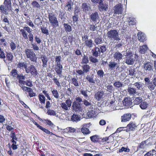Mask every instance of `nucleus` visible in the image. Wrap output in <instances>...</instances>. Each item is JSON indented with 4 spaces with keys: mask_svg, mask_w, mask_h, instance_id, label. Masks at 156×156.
<instances>
[{
    "mask_svg": "<svg viewBox=\"0 0 156 156\" xmlns=\"http://www.w3.org/2000/svg\"><path fill=\"white\" fill-rule=\"evenodd\" d=\"M107 35L108 38L111 41H119L121 40L119 37V34L116 30H111L108 32Z\"/></svg>",
    "mask_w": 156,
    "mask_h": 156,
    "instance_id": "nucleus-1",
    "label": "nucleus"
},
{
    "mask_svg": "<svg viewBox=\"0 0 156 156\" xmlns=\"http://www.w3.org/2000/svg\"><path fill=\"white\" fill-rule=\"evenodd\" d=\"M25 52L27 57L32 62H36L37 60L36 55L32 50L29 49H25Z\"/></svg>",
    "mask_w": 156,
    "mask_h": 156,
    "instance_id": "nucleus-2",
    "label": "nucleus"
},
{
    "mask_svg": "<svg viewBox=\"0 0 156 156\" xmlns=\"http://www.w3.org/2000/svg\"><path fill=\"white\" fill-rule=\"evenodd\" d=\"M48 18L51 24L56 27L58 26V22L57 18L54 14L51 13H49L48 15Z\"/></svg>",
    "mask_w": 156,
    "mask_h": 156,
    "instance_id": "nucleus-3",
    "label": "nucleus"
},
{
    "mask_svg": "<svg viewBox=\"0 0 156 156\" xmlns=\"http://www.w3.org/2000/svg\"><path fill=\"white\" fill-rule=\"evenodd\" d=\"M32 30L28 27H24L23 29H20V34L22 35L23 38L25 39H27V31L29 33L31 32Z\"/></svg>",
    "mask_w": 156,
    "mask_h": 156,
    "instance_id": "nucleus-4",
    "label": "nucleus"
},
{
    "mask_svg": "<svg viewBox=\"0 0 156 156\" xmlns=\"http://www.w3.org/2000/svg\"><path fill=\"white\" fill-rule=\"evenodd\" d=\"M88 36L87 35H85L82 37V40L84 41V43L87 46L91 48L93 46L94 44L93 41L91 39H88Z\"/></svg>",
    "mask_w": 156,
    "mask_h": 156,
    "instance_id": "nucleus-5",
    "label": "nucleus"
},
{
    "mask_svg": "<svg viewBox=\"0 0 156 156\" xmlns=\"http://www.w3.org/2000/svg\"><path fill=\"white\" fill-rule=\"evenodd\" d=\"M26 72L27 73H30L34 77H35L37 74L36 69L33 65H31L26 69Z\"/></svg>",
    "mask_w": 156,
    "mask_h": 156,
    "instance_id": "nucleus-6",
    "label": "nucleus"
},
{
    "mask_svg": "<svg viewBox=\"0 0 156 156\" xmlns=\"http://www.w3.org/2000/svg\"><path fill=\"white\" fill-rule=\"evenodd\" d=\"M71 104L72 101L70 99H69L66 100L65 102L62 103L60 105L63 109L67 111L70 108Z\"/></svg>",
    "mask_w": 156,
    "mask_h": 156,
    "instance_id": "nucleus-7",
    "label": "nucleus"
},
{
    "mask_svg": "<svg viewBox=\"0 0 156 156\" xmlns=\"http://www.w3.org/2000/svg\"><path fill=\"white\" fill-rule=\"evenodd\" d=\"M81 7L83 11L87 13H89L92 11L91 7L90 4L88 3H83Z\"/></svg>",
    "mask_w": 156,
    "mask_h": 156,
    "instance_id": "nucleus-8",
    "label": "nucleus"
},
{
    "mask_svg": "<svg viewBox=\"0 0 156 156\" xmlns=\"http://www.w3.org/2000/svg\"><path fill=\"white\" fill-rule=\"evenodd\" d=\"M115 14H121L122 13V8L121 4H118L115 6L113 9Z\"/></svg>",
    "mask_w": 156,
    "mask_h": 156,
    "instance_id": "nucleus-9",
    "label": "nucleus"
},
{
    "mask_svg": "<svg viewBox=\"0 0 156 156\" xmlns=\"http://www.w3.org/2000/svg\"><path fill=\"white\" fill-rule=\"evenodd\" d=\"M72 109L76 112H80L82 111V108L80 104L76 101L74 102L72 105Z\"/></svg>",
    "mask_w": 156,
    "mask_h": 156,
    "instance_id": "nucleus-10",
    "label": "nucleus"
},
{
    "mask_svg": "<svg viewBox=\"0 0 156 156\" xmlns=\"http://www.w3.org/2000/svg\"><path fill=\"white\" fill-rule=\"evenodd\" d=\"M90 18L93 22L99 21L100 17L97 12L92 13L90 16Z\"/></svg>",
    "mask_w": 156,
    "mask_h": 156,
    "instance_id": "nucleus-11",
    "label": "nucleus"
},
{
    "mask_svg": "<svg viewBox=\"0 0 156 156\" xmlns=\"http://www.w3.org/2000/svg\"><path fill=\"white\" fill-rule=\"evenodd\" d=\"M105 95V93L104 91H98L95 94L94 97V98L97 100L99 101L101 99L104 98Z\"/></svg>",
    "mask_w": 156,
    "mask_h": 156,
    "instance_id": "nucleus-12",
    "label": "nucleus"
},
{
    "mask_svg": "<svg viewBox=\"0 0 156 156\" xmlns=\"http://www.w3.org/2000/svg\"><path fill=\"white\" fill-rule=\"evenodd\" d=\"M102 1L101 0H100L99 2V9L100 11H106L108 8V5L103 4L102 3Z\"/></svg>",
    "mask_w": 156,
    "mask_h": 156,
    "instance_id": "nucleus-13",
    "label": "nucleus"
},
{
    "mask_svg": "<svg viewBox=\"0 0 156 156\" xmlns=\"http://www.w3.org/2000/svg\"><path fill=\"white\" fill-rule=\"evenodd\" d=\"M127 90L128 92L130 95L134 96L135 94H137L138 93L136 90L131 86H129ZM137 95H138L139 94H138Z\"/></svg>",
    "mask_w": 156,
    "mask_h": 156,
    "instance_id": "nucleus-14",
    "label": "nucleus"
},
{
    "mask_svg": "<svg viewBox=\"0 0 156 156\" xmlns=\"http://www.w3.org/2000/svg\"><path fill=\"white\" fill-rule=\"evenodd\" d=\"M123 105L128 107H130L132 104V101L130 98H125L122 101Z\"/></svg>",
    "mask_w": 156,
    "mask_h": 156,
    "instance_id": "nucleus-15",
    "label": "nucleus"
},
{
    "mask_svg": "<svg viewBox=\"0 0 156 156\" xmlns=\"http://www.w3.org/2000/svg\"><path fill=\"white\" fill-rule=\"evenodd\" d=\"M138 39L141 42H144L146 40V37L144 34L142 32H139L137 34Z\"/></svg>",
    "mask_w": 156,
    "mask_h": 156,
    "instance_id": "nucleus-16",
    "label": "nucleus"
},
{
    "mask_svg": "<svg viewBox=\"0 0 156 156\" xmlns=\"http://www.w3.org/2000/svg\"><path fill=\"white\" fill-rule=\"evenodd\" d=\"M144 68L146 71H151L153 70V69L151 66V64L150 62H146L144 63Z\"/></svg>",
    "mask_w": 156,
    "mask_h": 156,
    "instance_id": "nucleus-17",
    "label": "nucleus"
},
{
    "mask_svg": "<svg viewBox=\"0 0 156 156\" xmlns=\"http://www.w3.org/2000/svg\"><path fill=\"white\" fill-rule=\"evenodd\" d=\"M92 55L96 57H97L100 54L101 51L100 48L98 47H95V48L92 50Z\"/></svg>",
    "mask_w": 156,
    "mask_h": 156,
    "instance_id": "nucleus-18",
    "label": "nucleus"
},
{
    "mask_svg": "<svg viewBox=\"0 0 156 156\" xmlns=\"http://www.w3.org/2000/svg\"><path fill=\"white\" fill-rule=\"evenodd\" d=\"M62 65H56L55 70L58 75H61L62 72Z\"/></svg>",
    "mask_w": 156,
    "mask_h": 156,
    "instance_id": "nucleus-19",
    "label": "nucleus"
},
{
    "mask_svg": "<svg viewBox=\"0 0 156 156\" xmlns=\"http://www.w3.org/2000/svg\"><path fill=\"white\" fill-rule=\"evenodd\" d=\"M108 106L110 107L112 110H113L116 109L115 107V100L114 99L112 100L110 102H108Z\"/></svg>",
    "mask_w": 156,
    "mask_h": 156,
    "instance_id": "nucleus-20",
    "label": "nucleus"
},
{
    "mask_svg": "<svg viewBox=\"0 0 156 156\" xmlns=\"http://www.w3.org/2000/svg\"><path fill=\"white\" fill-rule=\"evenodd\" d=\"M131 115L130 114H125L122 116V122H126L129 121L131 119Z\"/></svg>",
    "mask_w": 156,
    "mask_h": 156,
    "instance_id": "nucleus-21",
    "label": "nucleus"
},
{
    "mask_svg": "<svg viewBox=\"0 0 156 156\" xmlns=\"http://www.w3.org/2000/svg\"><path fill=\"white\" fill-rule=\"evenodd\" d=\"M122 54L118 51L115 52L113 55L114 58L116 60H118L119 62L122 59Z\"/></svg>",
    "mask_w": 156,
    "mask_h": 156,
    "instance_id": "nucleus-22",
    "label": "nucleus"
},
{
    "mask_svg": "<svg viewBox=\"0 0 156 156\" xmlns=\"http://www.w3.org/2000/svg\"><path fill=\"white\" fill-rule=\"evenodd\" d=\"M41 59L43 63V67L44 68L46 67L47 66V62L48 60V58L45 56H42Z\"/></svg>",
    "mask_w": 156,
    "mask_h": 156,
    "instance_id": "nucleus-23",
    "label": "nucleus"
},
{
    "mask_svg": "<svg viewBox=\"0 0 156 156\" xmlns=\"http://www.w3.org/2000/svg\"><path fill=\"white\" fill-rule=\"evenodd\" d=\"M4 4L5 5V7L7 8L9 10L11 9V0H5L4 2Z\"/></svg>",
    "mask_w": 156,
    "mask_h": 156,
    "instance_id": "nucleus-24",
    "label": "nucleus"
},
{
    "mask_svg": "<svg viewBox=\"0 0 156 156\" xmlns=\"http://www.w3.org/2000/svg\"><path fill=\"white\" fill-rule=\"evenodd\" d=\"M136 126L135 124L133 122H130L127 126V129H129L130 130H133L136 127Z\"/></svg>",
    "mask_w": 156,
    "mask_h": 156,
    "instance_id": "nucleus-25",
    "label": "nucleus"
},
{
    "mask_svg": "<svg viewBox=\"0 0 156 156\" xmlns=\"http://www.w3.org/2000/svg\"><path fill=\"white\" fill-rule=\"evenodd\" d=\"M132 57H126L125 63L129 65H132L134 63V60Z\"/></svg>",
    "mask_w": 156,
    "mask_h": 156,
    "instance_id": "nucleus-26",
    "label": "nucleus"
},
{
    "mask_svg": "<svg viewBox=\"0 0 156 156\" xmlns=\"http://www.w3.org/2000/svg\"><path fill=\"white\" fill-rule=\"evenodd\" d=\"M0 11L3 14H9L10 11V10H9L7 8L4 7L3 5H1L0 6Z\"/></svg>",
    "mask_w": 156,
    "mask_h": 156,
    "instance_id": "nucleus-27",
    "label": "nucleus"
},
{
    "mask_svg": "<svg viewBox=\"0 0 156 156\" xmlns=\"http://www.w3.org/2000/svg\"><path fill=\"white\" fill-rule=\"evenodd\" d=\"M108 66L110 69H112L115 67H117V69L119 67V66L117 65V63L115 62H109Z\"/></svg>",
    "mask_w": 156,
    "mask_h": 156,
    "instance_id": "nucleus-28",
    "label": "nucleus"
},
{
    "mask_svg": "<svg viewBox=\"0 0 156 156\" xmlns=\"http://www.w3.org/2000/svg\"><path fill=\"white\" fill-rule=\"evenodd\" d=\"M31 4L33 8H36L37 9H40L41 7L40 5L36 1H33Z\"/></svg>",
    "mask_w": 156,
    "mask_h": 156,
    "instance_id": "nucleus-29",
    "label": "nucleus"
},
{
    "mask_svg": "<svg viewBox=\"0 0 156 156\" xmlns=\"http://www.w3.org/2000/svg\"><path fill=\"white\" fill-rule=\"evenodd\" d=\"M140 52L141 54H144L147 50L148 47L146 45L140 46Z\"/></svg>",
    "mask_w": 156,
    "mask_h": 156,
    "instance_id": "nucleus-30",
    "label": "nucleus"
},
{
    "mask_svg": "<svg viewBox=\"0 0 156 156\" xmlns=\"http://www.w3.org/2000/svg\"><path fill=\"white\" fill-rule=\"evenodd\" d=\"M65 30L66 32H70L72 31V27L68 23H64L63 24Z\"/></svg>",
    "mask_w": 156,
    "mask_h": 156,
    "instance_id": "nucleus-31",
    "label": "nucleus"
},
{
    "mask_svg": "<svg viewBox=\"0 0 156 156\" xmlns=\"http://www.w3.org/2000/svg\"><path fill=\"white\" fill-rule=\"evenodd\" d=\"M82 69L84 73H87L89 71L90 69V67L89 65L85 64L83 65Z\"/></svg>",
    "mask_w": 156,
    "mask_h": 156,
    "instance_id": "nucleus-32",
    "label": "nucleus"
},
{
    "mask_svg": "<svg viewBox=\"0 0 156 156\" xmlns=\"http://www.w3.org/2000/svg\"><path fill=\"white\" fill-rule=\"evenodd\" d=\"M71 120L73 122H77L80 121V116L76 114H73L71 117Z\"/></svg>",
    "mask_w": 156,
    "mask_h": 156,
    "instance_id": "nucleus-33",
    "label": "nucleus"
},
{
    "mask_svg": "<svg viewBox=\"0 0 156 156\" xmlns=\"http://www.w3.org/2000/svg\"><path fill=\"white\" fill-rule=\"evenodd\" d=\"M113 85L115 87L118 88L121 87L123 85L122 83L119 81H115Z\"/></svg>",
    "mask_w": 156,
    "mask_h": 156,
    "instance_id": "nucleus-34",
    "label": "nucleus"
},
{
    "mask_svg": "<svg viewBox=\"0 0 156 156\" xmlns=\"http://www.w3.org/2000/svg\"><path fill=\"white\" fill-rule=\"evenodd\" d=\"M70 83H73L74 86L76 87H77L79 86L78 81L77 79L75 78H72Z\"/></svg>",
    "mask_w": 156,
    "mask_h": 156,
    "instance_id": "nucleus-35",
    "label": "nucleus"
},
{
    "mask_svg": "<svg viewBox=\"0 0 156 156\" xmlns=\"http://www.w3.org/2000/svg\"><path fill=\"white\" fill-rule=\"evenodd\" d=\"M86 79L90 83L93 84L95 83V81L94 79V76L93 75L91 76H86Z\"/></svg>",
    "mask_w": 156,
    "mask_h": 156,
    "instance_id": "nucleus-36",
    "label": "nucleus"
},
{
    "mask_svg": "<svg viewBox=\"0 0 156 156\" xmlns=\"http://www.w3.org/2000/svg\"><path fill=\"white\" fill-rule=\"evenodd\" d=\"M17 67L21 69H23V68H24L25 69V70H26V69H27V67L26 63L25 62L20 63L18 64L17 65Z\"/></svg>",
    "mask_w": 156,
    "mask_h": 156,
    "instance_id": "nucleus-37",
    "label": "nucleus"
},
{
    "mask_svg": "<svg viewBox=\"0 0 156 156\" xmlns=\"http://www.w3.org/2000/svg\"><path fill=\"white\" fill-rule=\"evenodd\" d=\"M81 131L84 134L87 135L90 133L89 129L85 127H83L81 129Z\"/></svg>",
    "mask_w": 156,
    "mask_h": 156,
    "instance_id": "nucleus-38",
    "label": "nucleus"
},
{
    "mask_svg": "<svg viewBox=\"0 0 156 156\" xmlns=\"http://www.w3.org/2000/svg\"><path fill=\"white\" fill-rule=\"evenodd\" d=\"M73 3L72 2H69L66 5V8L67 10L70 12L72 10Z\"/></svg>",
    "mask_w": 156,
    "mask_h": 156,
    "instance_id": "nucleus-39",
    "label": "nucleus"
},
{
    "mask_svg": "<svg viewBox=\"0 0 156 156\" xmlns=\"http://www.w3.org/2000/svg\"><path fill=\"white\" fill-rule=\"evenodd\" d=\"M51 93H52L53 95L54 96L55 98L57 99L58 98L59 94L57 90L55 89H51Z\"/></svg>",
    "mask_w": 156,
    "mask_h": 156,
    "instance_id": "nucleus-40",
    "label": "nucleus"
},
{
    "mask_svg": "<svg viewBox=\"0 0 156 156\" xmlns=\"http://www.w3.org/2000/svg\"><path fill=\"white\" fill-rule=\"evenodd\" d=\"M123 54L125 55L126 57H132L133 55V54L131 51L129 50L128 51L126 50V51L124 52Z\"/></svg>",
    "mask_w": 156,
    "mask_h": 156,
    "instance_id": "nucleus-41",
    "label": "nucleus"
},
{
    "mask_svg": "<svg viewBox=\"0 0 156 156\" xmlns=\"http://www.w3.org/2000/svg\"><path fill=\"white\" fill-rule=\"evenodd\" d=\"M148 105L147 103L146 102L144 101L141 102L140 106L142 109H144L147 108Z\"/></svg>",
    "mask_w": 156,
    "mask_h": 156,
    "instance_id": "nucleus-42",
    "label": "nucleus"
},
{
    "mask_svg": "<svg viewBox=\"0 0 156 156\" xmlns=\"http://www.w3.org/2000/svg\"><path fill=\"white\" fill-rule=\"evenodd\" d=\"M88 28L91 31H94L97 30V26L96 25V24H89L88 26Z\"/></svg>",
    "mask_w": 156,
    "mask_h": 156,
    "instance_id": "nucleus-43",
    "label": "nucleus"
},
{
    "mask_svg": "<svg viewBox=\"0 0 156 156\" xmlns=\"http://www.w3.org/2000/svg\"><path fill=\"white\" fill-rule=\"evenodd\" d=\"M90 139L92 142H95L98 141L99 137L98 135H95L91 136Z\"/></svg>",
    "mask_w": 156,
    "mask_h": 156,
    "instance_id": "nucleus-44",
    "label": "nucleus"
},
{
    "mask_svg": "<svg viewBox=\"0 0 156 156\" xmlns=\"http://www.w3.org/2000/svg\"><path fill=\"white\" fill-rule=\"evenodd\" d=\"M39 100L41 103H45V98L43 94H40L39 95Z\"/></svg>",
    "mask_w": 156,
    "mask_h": 156,
    "instance_id": "nucleus-45",
    "label": "nucleus"
},
{
    "mask_svg": "<svg viewBox=\"0 0 156 156\" xmlns=\"http://www.w3.org/2000/svg\"><path fill=\"white\" fill-rule=\"evenodd\" d=\"M47 113L48 115H55L56 117H58V115H56V113L55 112L52 110L49 109L48 110Z\"/></svg>",
    "mask_w": 156,
    "mask_h": 156,
    "instance_id": "nucleus-46",
    "label": "nucleus"
},
{
    "mask_svg": "<svg viewBox=\"0 0 156 156\" xmlns=\"http://www.w3.org/2000/svg\"><path fill=\"white\" fill-rule=\"evenodd\" d=\"M129 25H134L136 23V20L135 19L132 17H129L128 20Z\"/></svg>",
    "mask_w": 156,
    "mask_h": 156,
    "instance_id": "nucleus-47",
    "label": "nucleus"
},
{
    "mask_svg": "<svg viewBox=\"0 0 156 156\" xmlns=\"http://www.w3.org/2000/svg\"><path fill=\"white\" fill-rule=\"evenodd\" d=\"M95 42L97 44H101L103 42L102 39L100 37H98L95 39Z\"/></svg>",
    "mask_w": 156,
    "mask_h": 156,
    "instance_id": "nucleus-48",
    "label": "nucleus"
},
{
    "mask_svg": "<svg viewBox=\"0 0 156 156\" xmlns=\"http://www.w3.org/2000/svg\"><path fill=\"white\" fill-rule=\"evenodd\" d=\"M21 82H24L25 83V84L29 87H32L33 86V84L32 83V82L29 80H27L26 81H24L23 80H19V83H20Z\"/></svg>",
    "mask_w": 156,
    "mask_h": 156,
    "instance_id": "nucleus-49",
    "label": "nucleus"
},
{
    "mask_svg": "<svg viewBox=\"0 0 156 156\" xmlns=\"http://www.w3.org/2000/svg\"><path fill=\"white\" fill-rule=\"evenodd\" d=\"M7 59L9 61L11 62L12 61L13 56L11 53H8L6 56Z\"/></svg>",
    "mask_w": 156,
    "mask_h": 156,
    "instance_id": "nucleus-50",
    "label": "nucleus"
},
{
    "mask_svg": "<svg viewBox=\"0 0 156 156\" xmlns=\"http://www.w3.org/2000/svg\"><path fill=\"white\" fill-rule=\"evenodd\" d=\"M10 137L12 138L11 140V142L16 141L17 140V138L14 133L12 132L11 134L10 135Z\"/></svg>",
    "mask_w": 156,
    "mask_h": 156,
    "instance_id": "nucleus-51",
    "label": "nucleus"
},
{
    "mask_svg": "<svg viewBox=\"0 0 156 156\" xmlns=\"http://www.w3.org/2000/svg\"><path fill=\"white\" fill-rule=\"evenodd\" d=\"M95 112L93 110H90L87 113V115L88 117L89 118H91L94 116L95 115Z\"/></svg>",
    "mask_w": 156,
    "mask_h": 156,
    "instance_id": "nucleus-52",
    "label": "nucleus"
},
{
    "mask_svg": "<svg viewBox=\"0 0 156 156\" xmlns=\"http://www.w3.org/2000/svg\"><path fill=\"white\" fill-rule=\"evenodd\" d=\"M142 101V98L140 97H137L136 98L134 101V102L136 104L138 105Z\"/></svg>",
    "mask_w": 156,
    "mask_h": 156,
    "instance_id": "nucleus-53",
    "label": "nucleus"
},
{
    "mask_svg": "<svg viewBox=\"0 0 156 156\" xmlns=\"http://www.w3.org/2000/svg\"><path fill=\"white\" fill-rule=\"evenodd\" d=\"M89 61L88 58L87 56L84 55L82 58V60L81 62V63L82 64H87Z\"/></svg>",
    "mask_w": 156,
    "mask_h": 156,
    "instance_id": "nucleus-54",
    "label": "nucleus"
},
{
    "mask_svg": "<svg viewBox=\"0 0 156 156\" xmlns=\"http://www.w3.org/2000/svg\"><path fill=\"white\" fill-rule=\"evenodd\" d=\"M130 151L128 147H122L121 149L119 150V152H122L123 151H124L126 152H129Z\"/></svg>",
    "mask_w": 156,
    "mask_h": 156,
    "instance_id": "nucleus-55",
    "label": "nucleus"
},
{
    "mask_svg": "<svg viewBox=\"0 0 156 156\" xmlns=\"http://www.w3.org/2000/svg\"><path fill=\"white\" fill-rule=\"evenodd\" d=\"M10 73H11V76L13 77H17L18 74L17 73V71L16 69H14L12 70Z\"/></svg>",
    "mask_w": 156,
    "mask_h": 156,
    "instance_id": "nucleus-56",
    "label": "nucleus"
},
{
    "mask_svg": "<svg viewBox=\"0 0 156 156\" xmlns=\"http://www.w3.org/2000/svg\"><path fill=\"white\" fill-rule=\"evenodd\" d=\"M97 74L99 77L103 78L104 75V72L102 70H99L97 72Z\"/></svg>",
    "mask_w": 156,
    "mask_h": 156,
    "instance_id": "nucleus-57",
    "label": "nucleus"
},
{
    "mask_svg": "<svg viewBox=\"0 0 156 156\" xmlns=\"http://www.w3.org/2000/svg\"><path fill=\"white\" fill-rule=\"evenodd\" d=\"M80 8L77 7H76L74 11V15L78 16L80 13Z\"/></svg>",
    "mask_w": 156,
    "mask_h": 156,
    "instance_id": "nucleus-58",
    "label": "nucleus"
},
{
    "mask_svg": "<svg viewBox=\"0 0 156 156\" xmlns=\"http://www.w3.org/2000/svg\"><path fill=\"white\" fill-rule=\"evenodd\" d=\"M12 144V147L13 150H15L17 149L18 145L16 144L17 143L16 141L11 142Z\"/></svg>",
    "mask_w": 156,
    "mask_h": 156,
    "instance_id": "nucleus-59",
    "label": "nucleus"
},
{
    "mask_svg": "<svg viewBox=\"0 0 156 156\" xmlns=\"http://www.w3.org/2000/svg\"><path fill=\"white\" fill-rule=\"evenodd\" d=\"M10 47L11 49L12 50H13L16 49V45L12 41L9 44Z\"/></svg>",
    "mask_w": 156,
    "mask_h": 156,
    "instance_id": "nucleus-60",
    "label": "nucleus"
},
{
    "mask_svg": "<svg viewBox=\"0 0 156 156\" xmlns=\"http://www.w3.org/2000/svg\"><path fill=\"white\" fill-rule=\"evenodd\" d=\"M41 30L43 33L44 34H49L48 31L46 27H41Z\"/></svg>",
    "mask_w": 156,
    "mask_h": 156,
    "instance_id": "nucleus-61",
    "label": "nucleus"
},
{
    "mask_svg": "<svg viewBox=\"0 0 156 156\" xmlns=\"http://www.w3.org/2000/svg\"><path fill=\"white\" fill-rule=\"evenodd\" d=\"M99 47L100 49V51L101 52L103 53L106 51V48L105 45H101Z\"/></svg>",
    "mask_w": 156,
    "mask_h": 156,
    "instance_id": "nucleus-62",
    "label": "nucleus"
},
{
    "mask_svg": "<svg viewBox=\"0 0 156 156\" xmlns=\"http://www.w3.org/2000/svg\"><path fill=\"white\" fill-rule=\"evenodd\" d=\"M89 59L90 62L94 63L97 62L98 61L97 59L92 56H91L90 57Z\"/></svg>",
    "mask_w": 156,
    "mask_h": 156,
    "instance_id": "nucleus-63",
    "label": "nucleus"
},
{
    "mask_svg": "<svg viewBox=\"0 0 156 156\" xmlns=\"http://www.w3.org/2000/svg\"><path fill=\"white\" fill-rule=\"evenodd\" d=\"M135 71L134 69H130L129 70V75L131 76H134L135 74Z\"/></svg>",
    "mask_w": 156,
    "mask_h": 156,
    "instance_id": "nucleus-64",
    "label": "nucleus"
}]
</instances>
